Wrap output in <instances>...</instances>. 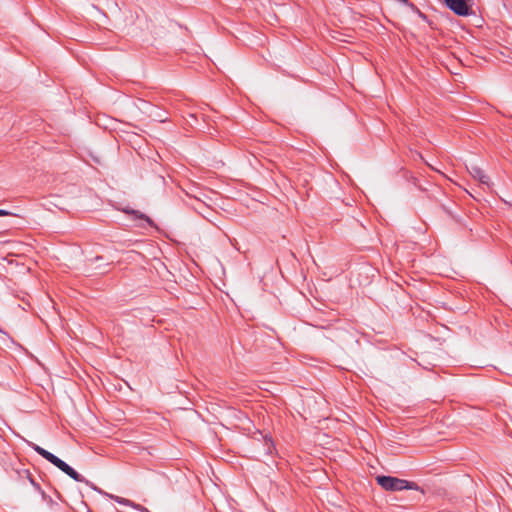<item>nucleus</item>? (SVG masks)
<instances>
[{
	"label": "nucleus",
	"instance_id": "f257e3e1",
	"mask_svg": "<svg viewBox=\"0 0 512 512\" xmlns=\"http://www.w3.org/2000/svg\"><path fill=\"white\" fill-rule=\"evenodd\" d=\"M33 449L41 455L43 458H45L47 461L52 463L54 466H56L58 469H60L62 472L67 474L69 477H71L75 481H83V478L79 473H77L72 467H70L67 463L62 461L60 458L55 456L54 454L50 453L49 451L45 450L44 448L40 447L39 445H33Z\"/></svg>",
	"mask_w": 512,
	"mask_h": 512
},
{
	"label": "nucleus",
	"instance_id": "f03ea898",
	"mask_svg": "<svg viewBox=\"0 0 512 512\" xmlns=\"http://www.w3.org/2000/svg\"><path fill=\"white\" fill-rule=\"evenodd\" d=\"M377 483L386 491H401L404 489H415V484L404 479L391 476H378Z\"/></svg>",
	"mask_w": 512,
	"mask_h": 512
},
{
	"label": "nucleus",
	"instance_id": "7ed1b4c3",
	"mask_svg": "<svg viewBox=\"0 0 512 512\" xmlns=\"http://www.w3.org/2000/svg\"><path fill=\"white\" fill-rule=\"evenodd\" d=\"M467 169L469 174L481 184L486 185L487 187L492 185L489 175L478 165L471 164Z\"/></svg>",
	"mask_w": 512,
	"mask_h": 512
},
{
	"label": "nucleus",
	"instance_id": "20e7f679",
	"mask_svg": "<svg viewBox=\"0 0 512 512\" xmlns=\"http://www.w3.org/2000/svg\"><path fill=\"white\" fill-rule=\"evenodd\" d=\"M446 5L457 15L466 16L469 14V8L465 0H444Z\"/></svg>",
	"mask_w": 512,
	"mask_h": 512
},
{
	"label": "nucleus",
	"instance_id": "39448f33",
	"mask_svg": "<svg viewBox=\"0 0 512 512\" xmlns=\"http://www.w3.org/2000/svg\"><path fill=\"white\" fill-rule=\"evenodd\" d=\"M107 497H109L110 499L116 501L117 503L121 504V505H125V506H130L132 507L133 509H136V510H139L141 512H149L147 509L143 508V507H140L139 505H135L133 504L131 501H129L128 499H125V498H121V497H118V496H115V495H112V494H108L106 493L105 494Z\"/></svg>",
	"mask_w": 512,
	"mask_h": 512
},
{
	"label": "nucleus",
	"instance_id": "423d86ee",
	"mask_svg": "<svg viewBox=\"0 0 512 512\" xmlns=\"http://www.w3.org/2000/svg\"><path fill=\"white\" fill-rule=\"evenodd\" d=\"M122 211L128 215H131L133 217V219H135V220H144V221L149 222V218L146 215H144L143 213H141L140 211L131 210L128 208H124Z\"/></svg>",
	"mask_w": 512,
	"mask_h": 512
},
{
	"label": "nucleus",
	"instance_id": "0eeeda50",
	"mask_svg": "<svg viewBox=\"0 0 512 512\" xmlns=\"http://www.w3.org/2000/svg\"><path fill=\"white\" fill-rule=\"evenodd\" d=\"M8 214H9L8 211L0 209V216H6Z\"/></svg>",
	"mask_w": 512,
	"mask_h": 512
}]
</instances>
